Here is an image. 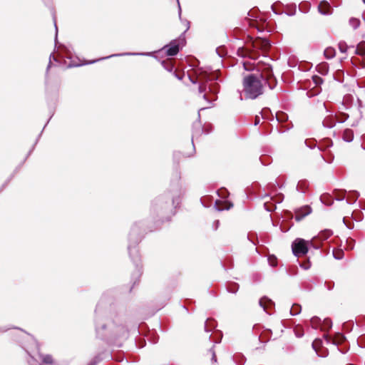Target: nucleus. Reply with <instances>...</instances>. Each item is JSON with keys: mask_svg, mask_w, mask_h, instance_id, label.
<instances>
[{"mask_svg": "<svg viewBox=\"0 0 365 365\" xmlns=\"http://www.w3.org/2000/svg\"><path fill=\"white\" fill-rule=\"evenodd\" d=\"M262 81L267 83V81L263 78L262 74L252 73L245 76L243 78L245 91H261L262 88ZM272 82H274V79H269L267 81L269 88L271 90L274 89L276 86V83L272 85Z\"/></svg>", "mask_w": 365, "mask_h": 365, "instance_id": "obj_1", "label": "nucleus"}, {"mask_svg": "<svg viewBox=\"0 0 365 365\" xmlns=\"http://www.w3.org/2000/svg\"><path fill=\"white\" fill-rule=\"evenodd\" d=\"M313 246V240H305L302 238H297L292 244V250L294 256L299 257L305 255L309 247Z\"/></svg>", "mask_w": 365, "mask_h": 365, "instance_id": "obj_2", "label": "nucleus"}, {"mask_svg": "<svg viewBox=\"0 0 365 365\" xmlns=\"http://www.w3.org/2000/svg\"><path fill=\"white\" fill-rule=\"evenodd\" d=\"M220 89L217 78L215 75L212 74L207 76V79L205 83H200L199 91H217Z\"/></svg>", "mask_w": 365, "mask_h": 365, "instance_id": "obj_3", "label": "nucleus"}, {"mask_svg": "<svg viewBox=\"0 0 365 365\" xmlns=\"http://www.w3.org/2000/svg\"><path fill=\"white\" fill-rule=\"evenodd\" d=\"M185 42L184 38L175 39L170 41V43L168 45L163 46V50H164L169 56H173L178 54L180 51V43L182 44Z\"/></svg>", "mask_w": 365, "mask_h": 365, "instance_id": "obj_4", "label": "nucleus"}, {"mask_svg": "<svg viewBox=\"0 0 365 365\" xmlns=\"http://www.w3.org/2000/svg\"><path fill=\"white\" fill-rule=\"evenodd\" d=\"M153 55V53H132V52H127V53H115V54H112V55H110L108 56H106V57H103V58H101L98 60H93V61H91L89 62V63H96L98 61H101V60H104V59H107V58H112V57H115V56H152Z\"/></svg>", "mask_w": 365, "mask_h": 365, "instance_id": "obj_5", "label": "nucleus"}, {"mask_svg": "<svg viewBox=\"0 0 365 365\" xmlns=\"http://www.w3.org/2000/svg\"><path fill=\"white\" fill-rule=\"evenodd\" d=\"M319 12L322 15H330L332 14V9L330 4L326 1H322L318 6Z\"/></svg>", "mask_w": 365, "mask_h": 365, "instance_id": "obj_6", "label": "nucleus"}, {"mask_svg": "<svg viewBox=\"0 0 365 365\" xmlns=\"http://www.w3.org/2000/svg\"><path fill=\"white\" fill-rule=\"evenodd\" d=\"M201 97L207 102V105L203 106L200 110L208 108L212 105V101H215L214 93H200Z\"/></svg>", "mask_w": 365, "mask_h": 365, "instance_id": "obj_7", "label": "nucleus"}, {"mask_svg": "<svg viewBox=\"0 0 365 365\" xmlns=\"http://www.w3.org/2000/svg\"><path fill=\"white\" fill-rule=\"evenodd\" d=\"M259 304L260 307L263 308L264 311H265L267 313H269V310L273 305L272 302L265 297L260 299Z\"/></svg>", "mask_w": 365, "mask_h": 365, "instance_id": "obj_8", "label": "nucleus"}, {"mask_svg": "<svg viewBox=\"0 0 365 365\" xmlns=\"http://www.w3.org/2000/svg\"><path fill=\"white\" fill-rule=\"evenodd\" d=\"M335 49L332 47H328L324 51V55L327 59H331L335 56Z\"/></svg>", "mask_w": 365, "mask_h": 365, "instance_id": "obj_9", "label": "nucleus"}, {"mask_svg": "<svg viewBox=\"0 0 365 365\" xmlns=\"http://www.w3.org/2000/svg\"><path fill=\"white\" fill-rule=\"evenodd\" d=\"M332 235V232L329 230H324L321 232L318 236L317 237V239L319 240H327L331 235Z\"/></svg>", "mask_w": 365, "mask_h": 365, "instance_id": "obj_10", "label": "nucleus"}, {"mask_svg": "<svg viewBox=\"0 0 365 365\" xmlns=\"http://www.w3.org/2000/svg\"><path fill=\"white\" fill-rule=\"evenodd\" d=\"M354 138L353 131L351 130H345L343 133V139L346 142H351Z\"/></svg>", "mask_w": 365, "mask_h": 365, "instance_id": "obj_11", "label": "nucleus"}, {"mask_svg": "<svg viewBox=\"0 0 365 365\" xmlns=\"http://www.w3.org/2000/svg\"><path fill=\"white\" fill-rule=\"evenodd\" d=\"M356 53L359 55H365V41L361 42L358 44L356 50Z\"/></svg>", "mask_w": 365, "mask_h": 365, "instance_id": "obj_12", "label": "nucleus"}, {"mask_svg": "<svg viewBox=\"0 0 365 365\" xmlns=\"http://www.w3.org/2000/svg\"><path fill=\"white\" fill-rule=\"evenodd\" d=\"M349 24L354 29H356L360 25V21L358 19L351 18L349 20Z\"/></svg>", "mask_w": 365, "mask_h": 365, "instance_id": "obj_13", "label": "nucleus"}, {"mask_svg": "<svg viewBox=\"0 0 365 365\" xmlns=\"http://www.w3.org/2000/svg\"><path fill=\"white\" fill-rule=\"evenodd\" d=\"M161 64L165 69H166L167 71H168L170 72H171L173 69V64L168 61H163Z\"/></svg>", "mask_w": 365, "mask_h": 365, "instance_id": "obj_14", "label": "nucleus"}, {"mask_svg": "<svg viewBox=\"0 0 365 365\" xmlns=\"http://www.w3.org/2000/svg\"><path fill=\"white\" fill-rule=\"evenodd\" d=\"M261 93H245V96L244 98L245 99H255L258 97L259 94Z\"/></svg>", "mask_w": 365, "mask_h": 365, "instance_id": "obj_15", "label": "nucleus"}, {"mask_svg": "<svg viewBox=\"0 0 365 365\" xmlns=\"http://www.w3.org/2000/svg\"><path fill=\"white\" fill-rule=\"evenodd\" d=\"M301 311V307L300 306L296 304V305H294L292 306V307L290 309V314L292 315H296L298 313H299V312Z\"/></svg>", "mask_w": 365, "mask_h": 365, "instance_id": "obj_16", "label": "nucleus"}, {"mask_svg": "<svg viewBox=\"0 0 365 365\" xmlns=\"http://www.w3.org/2000/svg\"><path fill=\"white\" fill-rule=\"evenodd\" d=\"M322 341L320 339H315L312 343V347L315 350L317 354H318V348L320 346Z\"/></svg>", "mask_w": 365, "mask_h": 365, "instance_id": "obj_17", "label": "nucleus"}, {"mask_svg": "<svg viewBox=\"0 0 365 365\" xmlns=\"http://www.w3.org/2000/svg\"><path fill=\"white\" fill-rule=\"evenodd\" d=\"M41 359H42V361L45 364H51L53 363V359H52L51 356H50V355H44L42 356Z\"/></svg>", "mask_w": 365, "mask_h": 365, "instance_id": "obj_18", "label": "nucleus"}, {"mask_svg": "<svg viewBox=\"0 0 365 365\" xmlns=\"http://www.w3.org/2000/svg\"><path fill=\"white\" fill-rule=\"evenodd\" d=\"M312 79L316 86H319L323 83V79L319 76H314Z\"/></svg>", "mask_w": 365, "mask_h": 365, "instance_id": "obj_19", "label": "nucleus"}, {"mask_svg": "<svg viewBox=\"0 0 365 365\" xmlns=\"http://www.w3.org/2000/svg\"><path fill=\"white\" fill-rule=\"evenodd\" d=\"M301 267L304 269H308L310 267V264L309 262H307L304 264H301Z\"/></svg>", "mask_w": 365, "mask_h": 365, "instance_id": "obj_20", "label": "nucleus"}, {"mask_svg": "<svg viewBox=\"0 0 365 365\" xmlns=\"http://www.w3.org/2000/svg\"><path fill=\"white\" fill-rule=\"evenodd\" d=\"M269 263L272 266H275L276 259L274 258V259L269 258Z\"/></svg>", "mask_w": 365, "mask_h": 365, "instance_id": "obj_21", "label": "nucleus"}, {"mask_svg": "<svg viewBox=\"0 0 365 365\" xmlns=\"http://www.w3.org/2000/svg\"><path fill=\"white\" fill-rule=\"evenodd\" d=\"M339 50L341 52L344 53L346 52V49L345 47L342 46L341 45H339Z\"/></svg>", "mask_w": 365, "mask_h": 365, "instance_id": "obj_22", "label": "nucleus"}, {"mask_svg": "<svg viewBox=\"0 0 365 365\" xmlns=\"http://www.w3.org/2000/svg\"><path fill=\"white\" fill-rule=\"evenodd\" d=\"M319 319L317 317H314L312 319L311 322L312 324H314L315 322H318Z\"/></svg>", "mask_w": 365, "mask_h": 365, "instance_id": "obj_23", "label": "nucleus"}, {"mask_svg": "<svg viewBox=\"0 0 365 365\" xmlns=\"http://www.w3.org/2000/svg\"><path fill=\"white\" fill-rule=\"evenodd\" d=\"M51 57H53V59H54V60H56V58H54V56H53V54H51V55H50V59L51 58ZM51 60H50V61H49V63H48V68L51 66Z\"/></svg>", "mask_w": 365, "mask_h": 365, "instance_id": "obj_24", "label": "nucleus"}, {"mask_svg": "<svg viewBox=\"0 0 365 365\" xmlns=\"http://www.w3.org/2000/svg\"><path fill=\"white\" fill-rule=\"evenodd\" d=\"M178 1V8H179V10H178V13H179V16H180L181 15V8H180V3H179V1Z\"/></svg>", "mask_w": 365, "mask_h": 365, "instance_id": "obj_25", "label": "nucleus"}, {"mask_svg": "<svg viewBox=\"0 0 365 365\" xmlns=\"http://www.w3.org/2000/svg\"><path fill=\"white\" fill-rule=\"evenodd\" d=\"M259 123V118L258 116H256L255 118V125H257Z\"/></svg>", "mask_w": 365, "mask_h": 365, "instance_id": "obj_26", "label": "nucleus"}, {"mask_svg": "<svg viewBox=\"0 0 365 365\" xmlns=\"http://www.w3.org/2000/svg\"><path fill=\"white\" fill-rule=\"evenodd\" d=\"M307 211L306 212V213H304L303 215V216L307 215L311 212V210L309 207H307Z\"/></svg>", "mask_w": 365, "mask_h": 365, "instance_id": "obj_27", "label": "nucleus"}, {"mask_svg": "<svg viewBox=\"0 0 365 365\" xmlns=\"http://www.w3.org/2000/svg\"><path fill=\"white\" fill-rule=\"evenodd\" d=\"M212 361H214V362H216V356H215V354L214 352H212Z\"/></svg>", "mask_w": 365, "mask_h": 365, "instance_id": "obj_28", "label": "nucleus"}, {"mask_svg": "<svg viewBox=\"0 0 365 365\" xmlns=\"http://www.w3.org/2000/svg\"><path fill=\"white\" fill-rule=\"evenodd\" d=\"M188 78L192 82V83H196L197 81H194L190 76H187Z\"/></svg>", "mask_w": 365, "mask_h": 365, "instance_id": "obj_29", "label": "nucleus"}, {"mask_svg": "<svg viewBox=\"0 0 365 365\" xmlns=\"http://www.w3.org/2000/svg\"><path fill=\"white\" fill-rule=\"evenodd\" d=\"M54 24H55V28H56V38H57V26H56V22H54Z\"/></svg>", "mask_w": 365, "mask_h": 365, "instance_id": "obj_30", "label": "nucleus"}, {"mask_svg": "<svg viewBox=\"0 0 365 365\" xmlns=\"http://www.w3.org/2000/svg\"><path fill=\"white\" fill-rule=\"evenodd\" d=\"M334 257L336 258V259H340V257L336 255V254L334 253Z\"/></svg>", "mask_w": 365, "mask_h": 365, "instance_id": "obj_31", "label": "nucleus"}, {"mask_svg": "<svg viewBox=\"0 0 365 365\" xmlns=\"http://www.w3.org/2000/svg\"><path fill=\"white\" fill-rule=\"evenodd\" d=\"M215 223H216V227H215V228L217 229V226H218V225H219V221H218V220H217V221L215 222Z\"/></svg>", "mask_w": 365, "mask_h": 365, "instance_id": "obj_32", "label": "nucleus"}, {"mask_svg": "<svg viewBox=\"0 0 365 365\" xmlns=\"http://www.w3.org/2000/svg\"><path fill=\"white\" fill-rule=\"evenodd\" d=\"M176 77H177L178 79H182V76H178V75H176Z\"/></svg>", "mask_w": 365, "mask_h": 365, "instance_id": "obj_33", "label": "nucleus"}, {"mask_svg": "<svg viewBox=\"0 0 365 365\" xmlns=\"http://www.w3.org/2000/svg\"><path fill=\"white\" fill-rule=\"evenodd\" d=\"M301 218H302V217L296 216V219H297V220H299Z\"/></svg>", "mask_w": 365, "mask_h": 365, "instance_id": "obj_34", "label": "nucleus"}, {"mask_svg": "<svg viewBox=\"0 0 365 365\" xmlns=\"http://www.w3.org/2000/svg\"><path fill=\"white\" fill-rule=\"evenodd\" d=\"M299 186H300V184L299 183V184L297 185V189H298V190H301V188H299Z\"/></svg>", "mask_w": 365, "mask_h": 365, "instance_id": "obj_35", "label": "nucleus"}, {"mask_svg": "<svg viewBox=\"0 0 365 365\" xmlns=\"http://www.w3.org/2000/svg\"><path fill=\"white\" fill-rule=\"evenodd\" d=\"M244 67H245V70H247V69H248L247 68H246V66H245V63H244Z\"/></svg>", "mask_w": 365, "mask_h": 365, "instance_id": "obj_36", "label": "nucleus"}, {"mask_svg": "<svg viewBox=\"0 0 365 365\" xmlns=\"http://www.w3.org/2000/svg\"><path fill=\"white\" fill-rule=\"evenodd\" d=\"M217 210L218 211L222 210V209H221V208H217Z\"/></svg>", "mask_w": 365, "mask_h": 365, "instance_id": "obj_37", "label": "nucleus"}, {"mask_svg": "<svg viewBox=\"0 0 365 365\" xmlns=\"http://www.w3.org/2000/svg\"><path fill=\"white\" fill-rule=\"evenodd\" d=\"M364 3L365 4V0H363Z\"/></svg>", "mask_w": 365, "mask_h": 365, "instance_id": "obj_38", "label": "nucleus"}]
</instances>
